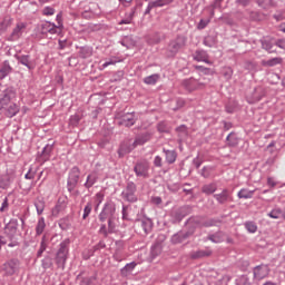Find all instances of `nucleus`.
Listing matches in <instances>:
<instances>
[{
	"label": "nucleus",
	"instance_id": "obj_25",
	"mask_svg": "<svg viewBox=\"0 0 285 285\" xmlns=\"http://www.w3.org/2000/svg\"><path fill=\"white\" fill-rule=\"evenodd\" d=\"M141 6H144V3L138 2L137 6L131 9L128 17L119 21V26H129V23H132V19H135V12H137V9L141 8Z\"/></svg>",
	"mask_w": 285,
	"mask_h": 285
},
{
	"label": "nucleus",
	"instance_id": "obj_44",
	"mask_svg": "<svg viewBox=\"0 0 285 285\" xmlns=\"http://www.w3.org/2000/svg\"><path fill=\"white\" fill-rule=\"evenodd\" d=\"M53 263H52V257L50 256H45L41 259V267L43 268V271H48V268H52Z\"/></svg>",
	"mask_w": 285,
	"mask_h": 285
},
{
	"label": "nucleus",
	"instance_id": "obj_42",
	"mask_svg": "<svg viewBox=\"0 0 285 285\" xmlns=\"http://www.w3.org/2000/svg\"><path fill=\"white\" fill-rule=\"evenodd\" d=\"M135 266H137V263L135 262L127 264L124 268L120 269L121 275H124L125 277L128 276L129 273H132V271H135Z\"/></svg>",
	"mask_w": 285,
	"mask_h": 285
},
{
	"label": "nucleus",
	"instance_id": "obj_49",
	"mask_svg": "<svg viewBox=\"0 0 285 285\" xmlns=\"http://www.w3.org/2000/svg\"><path fill=\"white\" fill-rule=\"evenodd\" d=\"M105 197H106V195L101 191H99L95 195L94 199H95V204H96V210L99 209V206H101Z\"/></svg>",
	"mask_w": 285,
	"mask_h": 285
},
{
	"label": "nucleus",
	"instance_id": "obj_26",
	"mask_svg": "<svg viewBox=\"0 0 285 285\" xmlns=\"http://www.w3.org/2000/svg\"><path fill=\"white\" fill-rule=\"evenodd\" d=\"M262 47L264 50H267V52H275V46H276V40L273 38H263L261 40Z\"/></svg>",
	"mask_w": 285,
	"mask_h": 285
},
{
	"label": "nucleus",
	"instance_id": "obj_64",
	"mask_svg": "<svg viewBox=\"0 0 285 285\" xmlns=\"http://www.w3.org/2000/svg\"><path fill=\"white\" fill-rule=\"evenodd\" d=\"M184 106H186V100L178 98L176 100V108H174V110L177 111V110L184 108Z\"/></svg>",
	"mask_w": 285,
	"mask_h": 285
},
{
	"label": "nucleus",
	"instance_id": "obj_30",
	"mask_svg": "<svg viewBox=\"0 0 285 285\" xmlns=\"http://www.w3.org/2000/svg\"><path fill=\"white\" fill-rule=\"evenodd\" d=\"M206 239L213 244H222V242H224V232L218 230L214 234H209Z\"/></svg>",
	"mask_w": 285,
	"mask_h": 285
},
{
	"label": "nucleus",
	"instance_id": "obj_57",
	"mask_svg": "<svg viewBox=\"0 0 285 285\" xmlns=\"http://www.w3.org/2000/svg\"><path fill=\"white\" fill-rule=\"evenodd\" d=\"M173 1L175 0H155L154 4L156 6V8H164V6H170Z\"/></svg>",
	"mask_w": 285,
	"mask_h": 285
},
{
	"label": "nucleus",
	"instance_id": "obj_14",
	"mask_svg": "<svg viewBox=\"0 0 285 285\" xmlns=\"http://www.w3.org/2000/svg\"><path fill=\"white\" fill-rule=\"evenodd\" d=\"M136 148L137 145H135V142H130V140H124L118 148V156L121 159L122 157H126V155L132 153V150Z\"/></svg>",
	"mask_w": 285,
	"mask_h": 285
},
{
	"label": "nucleus",
	"instance_id": "obj_28",
	"mask_svg": "<svg viewBox=\"0 0 285 285\" xmlns=\"http://www.w3.org/2000/svg\"><path fill=\"white\" fill-rule=\"evenodd\" d=\"M10 72H12V67L10 66V61L4 60L0 67V81H2V79H6V77H8Z\"/></svg>",
	"mask_w": 285,
	"mask_h": 285
},
{
	"label": "nucleus",
	"instance_id": "obj_59",
	"mask_svg": "<svg viewBox=\"0 0 285 285\" xmlns=\"http://www.w3.org/2000/svg\"><path fill=\"white\" fill-rule=\"evenodd\" d=\"M59 226L61 230H68V228H70V220H68V218H62L59 220Z\"/></svg>",
	"mask_w": 285,
	"mask_h": 285
},
{
	"label": "nucleus",
	"instance_id": "obj_20",
	"mask_svg": "<svg viewBox=\"0 0 285 285\" xmlns=\"http://www.w3.org/2000/svg\"><path fill=\"white\" fill-rule=\"evenodd\" d=\"M19 226V220L17 218H12L9 224L6 225V235L8 239L12 240V237H14V234L17 233V228Z\"/></svg>",
	"mask_w": 285,
	"mask_h": 285
},
{
	"label": "nucleus",
	"instance_id": "obj_62",
	"mask_svg": "<svg viewBox=\"0 0 285 285\" xmlns=\"http://www.w3.org/2000/svg\"><path fill=\"white\" fill-rule=\"evenodd\" d=\"M42 14L45 17H52V14H55V8H52V7H45L42 9Z\"/></svg>",
	"mask_w": 285,
	"mask_h": 285
},
{
	"label": "nucleus",
	"instance_id": "obj_8",
	"mask_svg": "<svg viewBox=\"0 0 285 285\" xmlns=\"http://www.w3.org/2000/svg\"><path fill=\"white\" fill-rule=\"evenodd\" d=\"M204 86H206L204 82H199L195 78H188L181 81V87L187 90V92H195V90H202Z\"/></svg>",
	"mask_w": 285,
	"mask_h": 285
},
{
	"label": "nucleus",
	"instance_id": "obj_23",
	"mask_svg": "<svg viewBox=\"0 0 285 285\" xmlns=\"http://www.w3.org/2000/svg\"><path fill=\"white\" fill-rule=\"evenodd\" d=\"M153 139V134L150 131H145L136 136L134 144L135 146H144V144H148Z\"/></svg>",
	"mask_w": 285,
	"mask_h": 285
},
{
	"label": "nucleus",
	"instance_id": "obj_5",
	"mask_svg": "<svg viewBox=\"0 0 285 285\" xmlns=\"http://www.w3.org/2000/svg\"><path fill=\"white\" fill-rule=\"evenodd\" d=\"M121 197L125 202H128L129 204H135L138 200L137 184H135L134 181H128L121 193Z\"/></svg>",
	"mask_w": 285,
	"mask_h": 285
},
{
	"label": "nucleus",
	"instance_id": "obj_56",
	"mask_svg": "<svg viewBox=\"0 0 285 285\" xmlns=\"http://www.w3.org/2000/svg\"><path fill=\"white\" fill-rule=\"evenodd\" d=\"M210 19H213V18H210V14H209V18H208V19H200V21H199L198 24H197V29H198V30H204V29H206V27L208 26V23H210Z\"/></svg>",
	"mask_w": 285,
	"mask_h": 285
},
{
	"label": "nucleus",
	"instance_id": "obj_55",
	"mask_svg": "<svg viewBox=\"0 0 285 285\" xmlns=\"http://www.w3.org/2000/svg\"><path fill=\"white\" fill-rule=\"evenodd\" d=\"M19 186H20L21 190L30 193V190H32V187L35 186V183L20 181Z\"/></svg>",
	"mask_w": 285,
	"mask_h": 285
},
{
	"label": "nucleus",
	"instance_id": "obj_21",
	"mask_svg": "<svg viewBox=\"0 0 285 285\" xmlns=\"http://www.w3.org/2000/svg\"><path fill=\"white\" fill-rule=\"evenodd\" d=\"M52 150H55V144H48L43 147L40 155V161L42 164H46V161H50V157H52Z\"/></svg>",
	"mask_w": 285,
	"mask_h": 285
},
{
	"label": "nucleus",
	"instance_id": "obj_50",
	"mask_svg": "<svg viewBox=\"0 0 285 285\" xmlns=\"http://www.w3.org/2000/svg\"><path fill=\"white\" fill-rule=\"evenodd\" d=\"M184 213H186V207H181L180 209L174 213L176 222H181V219L186 217V214Z\"/></svg>",
	"mask_w": 285,
	"mask_h": 285
},
{
	"label": "nucleus",
	"instance_id": "obj_29",
	"mask_svg": "<svg viewBox=\"0 0 285 285\" xmlns=\"http://www.w3.org/2000/svg\"><path fill=\"white\" fill-rule=\"evenodd\" d=\"M138 224L142 228L145 235H148L153 232V220L150 218H142L138 220Z\"/></svg>",
	"mask_w": 285,
	"mask_h": 285
},
{
	"label": "nucleus",
	"instance_id": "obj_11",
	"mask_svg": "<svg viewBox=\"0 0 285 285\" xmlns=\"http://www.w3.org/2000/svg\"><path fill=\"white\" fill-rule=\"evenodd\" d=\"M26 28H28L27 22H17L16 27L13 28L12 32L9 35L7 40L19 41V38L23 37V32H26Z\"/></svg>",
	"mask_w": 285,
	"mask_h": 285
},
{
	"label": "nucleus",
	"instance_id": "obj_58",
	"mask_svg": "<svg viewBox=\"0 0 285 285\" xmlns=\"http://www.w3.org/2000/svg\"><path fill=\"white\" fill-rule=\"evenodd\" d=\"M157 130L160 132H170V128L168 127V124L166 121H161L157 126Z\"/></svg>",
	"mask_w": 285,
	"mask_h": 285
},
{
	"label": "nucleus",
	"instance_id": "obj_24",
	"mask_svg": "<svg viewBox=\"0 0 285 285\" xmlns=\"http://www.w3.org/2000/svg\"><path fill=\"white\" fill-rule=\"evenodd\" d=\"M97 181H99V173L91 171L90 174H88L83 186H85V188H87V190H90V188H92V186H95V184H97Z\"/></svg>",
	"mask_w": 285,
	"mask_h": 285
},
{
	"label": "nucleus",
	"instance_id": "obj_54",
	"mask_svg": "<svg viewBox=\"0 0 285 285\" xmlns=\"http://www.w3.org/2000/svg\"><path fill=\"white\" fill-rule=\"evenodd\" d=\"M245 228L248 233H257V224L254 222H246Z\"/></svg>",
	"mask_w": 285,
	"mask_h": 285
},
{
	"label": "nucleus",
	"instance_id": "obj_41",
	"mask_svg": "<svg viewBox=\"0 0 285 285\" xmlns=\"http://www.w3.org/2000/svg\"><path fill=\"white\" fill-rule=\"evenodd\" d=\"M12 18H4L1 22H0V35H3V32H6L8 30V28H10V26H12Z\"/></svg>",
	"mask_w": 285,
	"mask_h": 285
},
{
	"label": "nucleus",
	"instance_id": "obj_6",
	"mask_svg": "<svg viewBox=\"0 0 285 285\" xmlns=\"http://www.w3.org/2000/svg\"><path fill=\"white\" fill-rule=\"evenodd\" d=\"M136 177L148 179L150 177V163L146 159L138 160L134 166Z\"/></svg>",
	"mask_w": 285,
	"mask_h": 285
},
{
	"label": "nucleus",
	"instance_id": "obj_43",
	"mask_svg": "<svg viewBox=\"0 0 285 285\" xmlns=\"http://www.w3.org/2000/svg\"><path fill=\"white\" fill-rule=\"evenodd\" d=\"M37 173H39V167L30 166L27 174L24 175V179H35V177H37Z\"/></svg>",
	"mask_w": 285,
	"mask_h": 285
},
{
	"label": "nucleus",
	"instance_id": "obj_33",
	"mask_svg": "<svg viewBox=\"0 0 285 285\" xmlns=\"http://www.w3.org/2000/svg\"><path fill=\"white\" fill-rule=\"evenodd\" d=\"M224 0H215L209 7H206L205 10H209L210 19L215 17V10H219L222 8V3Z\"/></svg>",
	"mask_w": 285,
	"mask_h": 285
},
{
	"label": "nucleus",
	"instance_id": "obj_60",
	"mask_svg": "<svg viewBox=\"0 0 285 285\" xmlns=\"http://www.w3.org/2000/svg\"><path fill=\"white\" fill-rule=\"evenodd\" d=\"M95 282H97V276H91L83 278L80 285H95Z\"/></svg>",
	"mask_w": 285,
	"mask_h": 285
},
{
	"label": "nucleus",
	"instance_id": "obj_39",
	"mask_svg": "<svg viewBox=\"0 0 285 285\" xmlns=\"http://www.w3.org/2000/svg\"><path fill=\"white\" fill-rule=\"evenodd\" d=\"M218 224H222V220L218 218H208L206 220L203 218V228H210L213 226H217Z\"/></svg>",
	"mask_w": 285,
	"mask_h": 285
},
{
	"label": "nucleus",
	"instance_id": "obj_53",
	"mask_svg": "<svg viewBox=\"0 0 285 285\" xmlns=\"http://www.w3.org/2000/svg\"><path fill=\"white\" fill-rule=\"evenodd\" d=\"M91 213H92V203H87V205L83 208L82 219H88Z\"/></svg>",
	"mask_w": 285,
	"mask_h": 285
},
{
	"label": "nucleus",
	"instance_id": "obj_10",
	"mask_svg": "<svg viewBox=\"0 0 285 285\" xmlns=\"http://www.w3.org/2000/svg\"><path fill=\"white\" fill-rule=\"evenodd\" d=\"M195 235V227L189 228L187 232L180 230L176 234H174L170 238L171 244H183V242H186L189 237H193Z\"/></svg>",
	"mask_w": 285,
	"mask_h": 285
},
{
	"label": "nucleus",
	"instance_id": "obj_35",
	"mask_svg": "<svg viewBox=\"0 0 285 285\" xmlns=\"http://www.w3.org/2000/svg\"><path fill=\"white\" fill-rule=\"evenodd\" d=\"M202 193H204V195H214V193H217V184L210 183L204 185L202 187Z\"/></svg>",
	"mask_w": 285,
	"mask_h": 285
},
{
	"label": "nucleus",
	"instance_id": "obj_16",
	"mask_svg": "<svg viewBox=\"0 0 285 285\" xmlns=\"http://www.w3.org/2000/svg\"><path fill=\"white\" fill-rule=\"evenodd\" d=\"M40 32L41 35H57V32H59V26L50 21L42 22L40 26Z\"/></svg>",
	"mask_w": 285,
	"mask_h": 285
},
{
	"label": "nucleus",
	"instance_id": "obj_22",
	"mask_svg": "<svg viewBox=\"0 0 285 285\" xmlns=\"http://www.w3.org/2000/svg\"><path fill=\"white\" fill-rule=\"evenodd\" d=\"M16 59L18 63L26 66L28 70H35V62L32 61V59H30V55H21V56L16 55Z\"/></svg>",
	"mask_w": 285,
	"mask_h": 285
},
{
	"label": "nucleus",
	"instance_id": "obj_63",
	"mask_svg": "<svg viewBox=\"0 0 285 285\" xmlns=\"http://www.w3.org/2000/svg\"><path fill=\"white\" fill-rule=\"evenodd\" d=\"M223 76L225 77V79L227 81H230V79H233V69L232 68H226L224 71H223Z\"/></svg>",
	"mask_w": 285,
	"mask_h": 285
},
{
	"label": "nucleus",
	"instance_id": "obj_37",
	"mask_svg": "<svg viewBox=\"0 0 285 285\" xmlns=\"http://www.w3.org/2000/svg\"><path fill=\"white\" fill-rule=\"evenodd\" d=\"M253 195H255V190H250L247 188H243L238 191V199H253Z\"/></svg>",
	"mask_w": 285,
	"mask_h": 285
},
{
	"label": "nucleus",
	"instance_id": "obj_4",
	"mask_svg": "<svg viewBox=\"0 0 285 285\" xmlns=\"http://www.w3.org/2000/svg\"><path fill=\"white\" fill-rule=\"evenodd\" d=\"M186 37L177 36L175 39L170 40L167 46V57H176L181 48L186 47Z\"/></svg>",
	"mask_w": 285,
	"mask_h": 285
},
{
	"label": "nucleus",
	"instance_id": "obj_13",
	"mask_svg": "<svg viewBox=\"0 0 285 285\" xmlns=\"http://www.w3.org/2000/svg\"><path fill=\"white\" fill-rule=\"evenodd\" d=\"M20 265H21V263L19 262V259L13 258L3 264V271H4L6 275L12 276V275H14V273H17L19 271Z\"/></svg>",
	"mask_w": 285,
	"mask_h": 285
},
{
	"label": "nucleus",
	"instance_id": "obj_7",
	"mask_svg": "<svg viewBox=\"0 0 285 285\" xmlns=\"http://www.w3.org/2000/svg\"><path fill=\"white\" fill-rule=\"evenodd\" d=\"M81 177V170L79 167L75 166L69 170V176L67 179V189L69 193H72L75 188H77V184H79V179Z\"/></svg>",
	"mask_w": 285,
	"mask_h": 285
},
{
	"label": "nucleus",
	"instance_id": "obj_40",
	"mask_svg": "<svg viewBox=\"0 0 285 285\" xmlns=\"http://www.w3.org/2000/svg\"><path fill=\"white\" fill-rule=\"evenodd\" d=\"M283 215L284 213L282 208L276 207L267 214V217H271L272 219H282Z\"/></svg>",
	"mask_w": 285,
	"mask_h": 285
},
{
	"label": "nucleus",
	"instance_id": "obj_15",
	"mask_svg": "<svg viewBox=\"0 0 285 285\" xmlns=\"http://www.w3.org/2000/svg\"><path fill=\"white\" fill-rule=\"evenodd\" d=\"M214 199H216L217 204L224 206V204H228V202H233V195H230V190L224 188L222 193L214 194Z\"/></svg>",
	"mask_w": 285,
	"mask_h": 285
},
{
	"label": "nucleus",
	"instance_id": "obj_61",
	"mask_svg": "<svg viewBox=\"0 0 285 285\" xmlns=\"http://www.w3.org/2000/svg\"><path fill=\"white\" fill-rule=\"evenodd\" d=\"M79 121H81V117H79V115H72L69 119L70 126H79Z\"/></svg>",
	"mask_w": 285,
	"mask_h": 285
},
{
	"label": "nucleus",
	"instance_id": "obj_32",
	"mask_svg": "<svg viewBox=\"0 0 285 285\" xmlns=\"http://www.w3.org/2000/svg\"><path fill=\"white\" fill-rule=\"evenodd\" d=\"M78 57H80V59H88L89 57H92V48L88 46L80 47Z\"/></svg>",
	"mask_w": 285,
	"mask_h": 285
},
{
	"label": "nucleus",
	"instance_id": "obj_48",
	"mask_svg": "<svg viewBox=\"0 0 285 285\" xmlns=\"http://www.w3.org/2000/svg\"><path fill=\"white\" fill-rule=\"evenodd\" d=\"M203 43H204V46H206L207 48H215L217 41L215 40V37H213V36H207V37H205Z\"/></svg>",
	"mask_w": 285,
	"mask_h": 285
},
{
	"label": "nucleus",
	"instance_id": "obj_38",
	"mask_svg": "<svg viewBox=\"0 0 285 285\" xmlns=\"http://www.w3.org/2000/svg\"><path fill=\"white\" fill-rule=\"evenodd\" d=\"M164 153L167 164H173L174 161H177V151L164 149Z\"/></svg>",
	"mask_w": 285,
	"mask_h": 285
},
{
	"label": "nucleus",
	"instance_id": "obj_31",
	"mask_svg": "<svg viewBox=\"0 0 285 285\" xmlns=\"http://www.w3.org/2000/svg\"><path fill=\"white\" fill-rule=\"evenodd\" d=\"M213 255V250L210 249H199L191 254V259H202L204 257H210Z\"/></svg>",
	"mask_w": 285,
	"mask_h": 285
},
{
	"label": "nucleus",
	"instance_id": "obj_52",
	"mask_svg": "<svg viewBox=\"0 0 285 285\" xmlns=\"http://www.w3.org/2000/svg\"><path fill=\"white\" fill-rule=\"evenodd\" d=\"M35 207L37 209L38 215H43V210L46 208V202L43 200H37L35 203Z\"/></svg>",
	"mask_w": 285,
	"mask_h": 285
},
{
	"label": "nucleus",
	"instance_id": "obj_17",
	"mask_svg": "<svg viewBox=\"0 0 285 285\" xmlns=\"http://www.w3.org/2000/svg\"><path fill=\"white\" fill-rule=\"evenodd\" d=\"M137 122V118H135V112H127L120 116L119 126H125V128H131L134 124Z\"/></svg>",
	"mask_w": 285,
	"mask_h": 285
},
{
	"label": "nucleus",
	"instance_id": "obj_36",
	"mask_svg": "<svg viewBox=\"0 0 285 285\" xmlns=\"http://www.w3.org/2000/svg\"><path fill=\"white\" fill-rule=\"evenodd\" d=\"M46 230V218L40 217L36 225V235L37 237L43 235V232Z\"/></svg>",
	"mask_w": 285,
	"mask_h": 285
},
{
	"label": "nucleus",
	"instance_id": "obj_19",
	"mask_svg": "<svg viewBox=\"0 0 285 285\" xmlns=\"http://www.w3.org/2000/svg\"><path fill=\"white\" fill-rule=\"evenodd\" d=\"M186 224H187L188 230H190V228H194V233H195L196 228H204V217L191 216L190 218H188Z\"/></svg>",
	"mask_w": 285,
	"mask_h": 285
},
{
	"label": "nucleus",
	"instance_id": "obj_34",
	"mask_svg": "<svg viewBox=\"0 0 285 285\" xmlns=\"http://www.w3.org/2000/svg\"><path fill=\"white\" fill-rule=\"evenodd\" d=\"M161 250H163V247H161L160 243L159 242L155 243L150 249V258L157 259V257H159V255H161Z\"/></svg>",
	"mask_w": 285,
	"mask_h": 285
},
{
	"label": "nucleus",
	"instance_id": "obj_27",
	"mask_svg": "<svg viewBox=\"0 0 285 285\" xmlns=\"http://www.w3.org/2000/svg\"><path fill=\"white\" fill-rule=\"evenodd\" d=\"M194 61H203L204 63H213L210 60H208V52L204 50H196L193 56Z\"/></svg>",
	"mask_w": 285,
	"mask_h": 285
},
{
	"label": "nucleus",
	"instance_id": "obj_3",
	"mask_svg": "<svg viewBox=\"0 0 285 285\" xmlns=\"http://www.w3.org/2000/svg\"><path fill=\"white\" fill-rule=\"evenodd\" d=\"M70 255V239H65L60 243L59 248L55 256V264L61 271L66 268V262H68V256Z\"/></svg>",
	"mask_w": 285,
	"mask_h": 285
},
{
	"label": "nucleus",
	"instance_id": "obj_1",
	"mask_svg": "<svg viewBox=\"0 0 285 285\" xmlns=\"http://www.w3.org/2000/svg\"><path fill=\"white\" fill-rule=\"evenodd\" d=\"M17 99V89L12 86L0 82V117L4 115L9 119L19 115V107L14 102Z\"/></svg>",
	"mask_w": 285,
	"mask_h": 285
},
{
	"label": "nucleus",
	"instance_id": "obj_46",
	"mask_svg": "<svg viewBox=\"0 0 285 285\" xmlns=\"http://www.w3.org/2000/svg\"><path fill=\"white\" fill-rule=\"evenodd\" d=\"M46 248H48V243L46 242V236H42L40 242V247L37 252V257H42L43 253H46Z\"/></svg>",
	"mask_w": 285,
	"mask_h": 285
},
{
	"label": "nucleus",
	"instance_id": "obj_2",
	"mask_svg": "<svg viewBox=\"0 0 285 285\" xmlns=\"http://www.w3.org/2000/svg\"><path fill=\"white\" fill-rule=\"evenodd\" d=\"M115 213H117V205L112 200H107L98 215L99 222H101L99 234L104 235V237H108V235H112L115 233Z\"/></svg>",
	"mask_w": 285,
	"mask_h": 285
},
{
	"label": "nucleus",
	"instance_id": "obj_12",
	"mask_svg": "<svg viewBox=\"0 0 285 285\" xmlns=\"http://www.w3.org/2000/svg\"><path fill=\"white\" fill-rule=\"evenodd\" d=\"M14 179H17L16 173H8L0 176V188L2 190H8L14 184Z\"/></svg>",
	"mask_w": 285,
	"mask_h": 285
},
{
	"label": "nucleus",
	"instance_id": "obj_18",
	"mask_svg": "<svg viewBox=\"0 0 285 285\" xmlns=\"http://www.w3.org/2000/svg\"><path fill=\"white\" fill-rule=\"evenodd\" d=\"M263 97H266V90H264V87H256L248 98V102L257 104V101H262Z\"/></svg>",
	"mask_w": 285,
	"mask_h": 285
},
{
	"label": "nucleus",
	"instance_id": "obj_47",
	"mask_svg": "<svg viewBox=\"0 0 285 285\" xmlns=\"http://www.w3.org/2000/svg\"><path fill=\"white\" fill-rule=\"evenodd\" d=\"M236 285H250V278L248 275H240L235 281Z\"/></svg>",
	"mask_w": 285,
	"mask_h": 285
},
{
	"label": "nucleus",
	"instance_id": "obj_45",
	"mask_svg": "<svg viewBox=\"0 0 285 285\" xmlns=\"http://www.w3.org/2000/svg\"><path fill=\"white\" fill-rule=\"evenodd\" d=\"M157 81H159V75L157 73L144 78V83H147V86H155Z\"/></svg>",
	"mask_w": 285,
	"mask_h": 285
},
{
	"label": "nucleus",
	"instance_id": "obj_51",
	"mask_svg": "<svg viewBox=\"0 0 285 285\" xmlns=\"http://www.w3.org/2000/svg\"><path fill=\"white\" fill-rule=\"evenodd\" d=\"M228 146L235 147L237 146L238 141H237V136L235 135V132H230L227 138H226Z\"/></svg>",
	"mask_w": 285,
	"mask_h": 285
},
{
	"label": "nucleus",
	"instance_id": "obj_9",
	"mask_svg": "<svg viewBox=\"0 0 285 285\" xmlns=\"http://www.w3.org/2000/svg\"><path fill=\"white\" fill-rule=\"evenodd\" d=\"M253 275L256 282H262V279H266L271 275V267L265 264L257 265L253 268Z\"/></svg>",
	"mask_w": 285,
	"mask_h": 285
}]
</instances>
